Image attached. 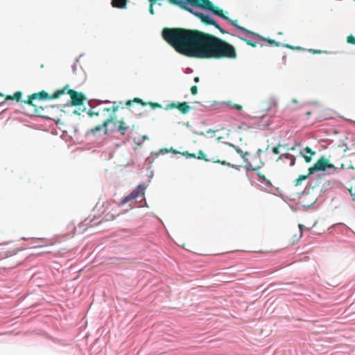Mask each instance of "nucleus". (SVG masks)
<instances>
[{
    "label": "nucleus",
    "instance_id": "nucleus-37",
    "mask_svg": "<svg viewBox=\"0 0 355 355\" xmlns=\"http://www.w3.org/2000/svg\"><path fill=\"white\" fill-rule=\"evenodd\" d=\"M234 107L238 110H242V106L240 105H238V104H234Z\"/></svg>",
    "mask_w": 355,
    "mask_h": 355
},
{
    "label": "nucleus",
    "instance_id": "nucleus-24",
    "mask_svg": "<svg viewBox=\"0 0 355 355\" xmlns=\"http://www.w3.org/2000/svg\"><path fill=\"white\" fill-rule=\"evenodd\" d=\"M347 42L349 44H355V37L352 35H350L347 37Z\"/></svg>",
    "mask_w": 355,
    "mask_h": 355
},
{
    "label": "nucleus",
    "instance_id": "nucleus-5",
    "mask_svg": "<svg viewBox=\"0 0 355 355\" xmlns=\"http://www.w3.org/2000/svg\"><path fill=\"white\" fill-rule=\"evenodd\" d=\"M327 168H333L334 170L336 169L332 164L329 163V160L326 157L322 156L313 164V166L309 168L308 171L309 174L312 175L318 171H324Z\"/></svg>",
    "mask_w": 355,
    "mask_h": 355
},
{
    "label": "nucleus",
    "instance_id": "nucleus-13",
    "mask_svg": "<svg viewBox=\"0 0 355 355\" xmlns=\"http://www.w3.org/2000/svg\"><path fill=\"white\" fill-rule=\"evenodd\" d=\"M196 157L198 159H202L205 162H212L213 163H218L223 166H230V164L226 161H221L220 159H209L207 157V155L201 150L198 152Z\"/></svg>",
    "mask_w": 355,
    "mask_h": 355
},
{
    "label": "nucleus",
    "instance_id": "nucleus-22",
    "mask_svg": "<svg viewBox=\"0 0 355 355\" xmlns=\"http://www.w3.org/2000/svg\"><path fill=\"white\" fill-rule=\"evenodd\" d=\"M133 102L137 103H140L142 105H146V103L144 102H143V101L141 99L139 98H134L133 101H128L125 103V105L127 106H130Z\"/></svg>",
    "mask_w": 355,
    "mask_h": 355
},
{
    "label": "nucleus",
    "instance_id": "nucleus-3",
    "mask_svg": "<svg viewBox=\"0 0 355 355\" xmlns=\"http://www.w3.org/2000/svg\"><path fill=\"white\" fill-rule=\"evenodd\" d=\"M145 189L146 187L144 185H138L137 187L134 189L128 196H125L121 200V203L125 204L128 202L137 203L142 201L144 200Z\"/></svg>",
    "mask_w": 355,
    "mask_h": 355
},
{
    "label": "nucleus",
    "instance_id": "nucleus-36",
    "mask_svg": "<svg viewBox=\"0 0 355 355\" xmlns=\"http://www.w3.org/2000/svg\"><path fill=\"white\" fill-rule=\"evenodd\" d=\"M291 159V164L290 165L291 166H294L295 164V157L293 156L292 158L290 159Z\"/></svg>",
    "mask_w": 355,
    "mask_h": 355
},
{
    "label": "nucleus",
    "instance_id": "nucleus-42",
    "mask_svg": "<svg viewBox=\"0 0 355 355\" xmlns=\"http://www.w3.org/2000/svg\"><path fill=\"white\" fill-rule=\"evenodd\" d=\"M353 200L355 201V196H353Z\"/></svg>",
    "mask_w": 355,
    "mask_h": 355
},
{
    "label": "nucleus",
    "instance_id": "nucleus-18",
    "mask_svg": "<svg viewBox=\"0 0 355 355\" xmlns=\"http://www.w3.org/2000/svg\"><path fill=\"white\" fill-rule=\"evenodd\" d=\"M127 0H112V6L115 8H123L125 7Z\"/></svg>",
    "mask_w": 355,
    "mask_h": 355
},
{
    "label": "nucleus",
    "instance_id": "nucleus-35",
    "mask_svg": "<svg viewBox=\"0 0 355 355\" xmlns=\"http://www.w3.org/2000/svg\"><path fill=\"white\" fill-rule=\"evenodd\" d=\"M89 115L90 117H93L94 116H98L100 115V114L98 112V113L91 112L89 114Z\"/></svg>",
    "mask_w": 355,
    "mask_h": 355
},
{
    "label": "nucleus",
    "instance_id": "nucleus-28",
    "mask_svg": "<svg viewBox=\"0 0 355 355\" xmlns=\"http://www.w3.org/2000/svg\"><path fill=\"white\" fill-rule=\"evenodd\" d=\"M263 40H267V42L270 44H274L276 46H279V44L278 42H277L276 41L273 40H266V39H263L262 38Z\"/></svg>",
    "mask_w": 355,
    "mask_h": 355
},
{
    "label": "nucleus",
    "instance_id": "nucleus-23",
    "mask_svg": "<svg viewBox=\"0 0 355 355\" xmlns=\"http://www.w3.org/2000/svg\"><path fill=\"white\" fill-rule=\"evenodd\" d=\"M236 152L241 155V156L242 157L243 159H246V156L248 155V152H245V153H243L241 149H239V148H236Z\"/></svg>",
    "mask_w": 355,
    "mask_h": 355
},
{
    "label": "nucleus",
    "instance_id": "nucleus-10",
    "mask_svg": "<svg viewBox=\"0 0 355 355\" xmlns=\"http://www.w3.org/2000/svg\"><path fill=\"white\" fill-rule=\"evenodd\" d=\"M304 225L299 224L298 230H292L288 234V241L291 244H295L298 242L302 236V230Z\"/></svg>",
    "mask_w": 355,
    "mask_h": 355
},
{
    "label": "nucleus",
    "instance_id": "nucleus-38",
    "mask_svg": "<svg viewBox=\"0 0 355 355\" xmlns=\"http://www.w3.org/2000/svg\"><path fill=\"white\" fill-rule=\"evenodd\" d=\"M284 157H285L286 159H290L291 158H292V157H293V155H291V154H290V153H286V154L284 155Z\"/></svg>",
    "mask_w": 355,
    "mask_h": 355
},
{
    "label": "nucleus",
    "instance_id": "nucleus-21",
    "mask_svg": "<svg viewBox=\"0 0 355 355\" xmlns=\"http://www.w3.org/2000/svg\"><path fill=\"white\" fill-rule=\"evenodd\" d=\"M241 41H243L245 44L248 45L252 46V47H257V43L253 41H251L250 40L243 38L242 37H238Z\"/></svg>",
    "mask_w": 355,
    "mask_h": 355
},
{
    "label": "nucleus",
    "instance_id": "nucleus-31",
    "mask_svg": "<svg viewBox=\"0 0 355 355\" xmlns=\"http://www.w3.org/2000/svg\"><path fill=\"white\" fill-rule=\"evenodd\" d=\"M309 51L313 53V54H320L322 52L320 50H313V49H310Z\"/></svg>",
    "mask_w": 355,
    "mask_h": 355
},
{
    "label": "nucleus",
    "instance_id": "nucleus-15",
    "mask_svg": "<svg viewBox=\"0 0 355 355\" xmlns=\"http://www.w3.org/2000/svg\"><path fill=\"white\" fill-rule=\"evenodd\" d=\"M316 153L311 150V148L306 146L301 152L300 155L303 157L306 163H309L312 160V155H315Z\"/></svg>",
    "mask_w": 355,
    "mask_h": 355
},
{
    "label": "nucleus",
    "instance_id": "nucleus-8",
    "mask_svg": "<svg viewBox=\"0 0 355 355\" xmlns=\"http://www.w3.org/2000/svg\"><path fill=\"white\" fill-rule=\"evenodd\" d=\"M67 93L71 97V103L73 105L79 106L84 104L85 97L82 93L76 92L73 89H69Z\"/></svg>",
    "mask_w": 355,
    "mask_h": 355
},
{
    "label": "nucleus",
    "instance_id": "nucleus-39",
    "mask_svg": "<svg viewBox=\"0 0 355 355\" xmlns=\"http://www.w3.org/2000/svg\"><path fill=\"white\" fill-rule=\"evenodd\" d=\"M103 112H112V107H105L103 109Z\"/></svg>",
    "mask_w": 355,
    "mask_h": 355
},
{
    "label": "nucleus",
    "instance_id": "nucleus-9",
    "mask_svg": "<svg viewBox=\"0 0 355 355\" xmlns=\"http://www.w3.org/2000/svg\"><path fill=\"white\" fill-rule=\"evenodd\" d=\"M211 6L212 2L210 1L209 0H189L188 11L193 13V7H198L208 10L209 8H211Z\"/></svg>",
    "mask_w": 355,
    "mask_h": 355
},
{
    "label": "nucleus",
    "instance_id": "nucleus-27",
    "mask_svg": "<svg viewBox=\"0 0 355 355\" xmlns=\"http://www.w3.org/2000/svg\"><path fill=\"white\" fill-rule=\"evenodd\" d=\"M191 92L193 95H196L198 94V87L196 85H193L191 87Z\"/></svg>",
    "mask_w": 355,
    "mask_h": 355
},
{
    "label": "nucleus",
    "instance_id": "nucleus-26",
    "mask_svg": "<svg viewBox=\"0 0 355 355\" xmlns=\"http://www.w3.org/2000/svg\"><path fill=\"white\" fill-rule=\"evenodd\" d=\"M280 146H281V145L279 144L278 146L273 147L272 149V153L275 155L279 154L280 153V152H279Z\"/></svg>",
    "mask_w": 355,
    "mask_h": 355
},
{
    "label": "nucleus",
    "instance_id": "nucleus-33",
    "mask_svg": "<svg viewBox=\"0 0 355 355\" xmlns=\"http://www.w3.org/2000/svg\"><path fill=\"white\" fill-rule=\"evenodd\" d=\"M6 99L3 95L0 94V105L3 103Z\"/></svg>",
    "mask_w": 355,
    "mask_h": 355
},
{
    "label": "nucleus",
    "instance_id": "nucleus-25",
    "mask_svg": "<svg viewBox=\"0 0 355 355\" xmlns=\"http://www.w3.org/2000/svg\"><path fill=\"white\" fill-rule=\"evenodd\" d=\"M182 154L184 156H187V157L197 159L196 155L194 153H189V152L186 151V152H183Z\"/></svg>",
    "mask_w": 355,
    "mask_h": 355
},
{
    "label": "nucleus",
    "instance_id": "nucleus-32",
    "mask_svg": "<svg viewBox=\"0 0 355 355\" xmlns=\"http://www.w3.org/2000/svg\"><path fill=\"white\" fill-rule=\"evenodd\" d=\"M153 5L154 4H152V3H150V7H149V12L150 14L153 15L154 14V11H153Z\"/></svg>",
    "mask_w": 355,
    "mask_h": 355
},
{
    "label": "nucleus",
    "instance_id": "nucleus-2",
    "mask_svg": "<svg viewBox=\"0 0 355 355\" xmlns=\"http://www.w3.org/2000/svg\"><path fill=\"white\" fill-rule=\"evenodd\" d=\"M65 93V89H60L56 91L53 95L50 96L47 92L42 90L38 93H34L30 95L27 100L24 102L28 105L37 107V105L34 103L35 100H46V99H55L59 98L61 95ZM35 112L37 114H40V110L37 108H35Z\"/></svg>",
    "mask_w": 355,
    "mask_h": 355
},
{
    "label": "nucleus",
    "instance_id": "nucleus-19",
    "mask_svg": "<svg viewBox=\"0 0 355 355\" xmlns=\"http://www.w3.org/2000/svg\"><path fill=\"white\" fill-rule=\"evenodd\" d=\"M311 174H309V173L306 175H300L297 179L294 181V185L295 187H297L300 185L302 182V181L306 180Z\"/></svg>",
    "mask_w": 355,
    "mask_h": 355
},
{
    "label": "nucleus",
    "instance_id": "nucleus-20",
    "mask_svg": "<svg viewBox=\"0 0 355 355\" xmlns=\"http://www.w3.org/2000/svg\"><path fill=\"white\" fill-rule=\"evenodd\" d=\"M21 96H22V93L21 92H16L13 96H8L6 97V99L16 100L17 101H20Z\"/></svg>",
    "mask_w": 355,
    "mask_h": 355
},
{
    "label": "nucleus",
    "instance_id": "nucleus-17",
    "mask_svg": "<svg viewBox=\"0 0 355 355\" xmlns=\"http://www.w3.org/2000/svg\"><path fill=\"white\" fill-rule=\"evenodd\" d=\"M171 4L178 6L182 9L188 10L189 0H168Z\"/></svg>",
    "mask_w": 355,
    "mask_h": 355
},
{
    "label": "nucleus",
    "instance_id": "nucleus-1",
    "mask_svg": "<svg viewBox=\"0 0 355 355\" xmlns=\"http://www.w3.org/2000/svg\"><path fill=\"white\" fill-rule=\"evenodd\" d=\"M162 37L176 51L197 58L235 59V48L227 42L196 29L164 28Z\"/></svg>",
    "mask_w": 355,
    "mask_h": 355
},
{
    "label": "nucleus",
    "instance_id": "nucleus-41",
    "mask_svg": "<svg viewBox=\"0 0 355 355\" xmlns=\"http://www.w3.org/2000/svg\"><path fill=\"white\" fill-rule=\"evenodd\" d=\"M286 47L288 48V49H293L294 47H293L291 45H289V44H286Z\"/></svg>",
    "mask_w": 355,
    "mask_h": 355
},
{
    "label": "nucleus",
    "instance_id": "nucleus-7",
    "mask_svg": "<svg viewBox=\"0 0 355 355\" xmlns=\"http://www.w3.org/2000/svg\"><path fill=\"white\" fill-rule=\"evenodd\" d=\"M193 14L196 16L200 21L202 23H203L205 25H212L214 26L216 28H217L218 30H219V31L224 34V33H226V31H225L218 24L217 22L214 19H212L211 17H209V15H205L204 13H202V12H193Z\"/></svg>",
    "mask_w": 355,
    "mask_h": 355
},
{
    "label": "nucleus",
    "instance_id": "nucleus-30",
    "mask_svg": "<svg viewBox=\"0 0 355 355\" xmlns=\"http://www.w3.org/2000/svg\"><path fill=\"white\" fill-rule=\"evenodd\" d=\"M105 218H106V220H113L114 218V216L110 213L106 214Z\"/></svg>",
    "mask_w": 355,
    "mask_h": 355
},
{
    "label": "nucleus",
    "instance_id": "nucleus-11",
    "mask_svg": "<svg viewBox=\"0 0 355 355\" xmlns=\"http://www.w3.org/2000/svg\"><path fill=\"white\" fill-rule=\"evenodd\" d=\"M173 108H177L183 114H187L191 109V106L188 104L187 102L172 103L168 104L166 107V109Z\"/></svg>",
    "mask_w": 355,
    "mask_h": 355
},
{
    "label": "nucleus",
    "instance_id": "nucleus-29",
    "mask_svg": "<svg viewBox=\"0 0 355 355\" xmlns=\"http://www.w3.org/2000/svg\"><path fill=\"white\" fill-rule=\"evenodd\" d=\"M349 193L351 194V196L352 197L355 196V186L354 187H351V188L349 189Z\"/></svg>",
    "mask_w": 355,
    "mask_h": 355
},
{
    "label": "nucleus",
    "instance_id": "nucleus-4",
    "mask_svg": "<svg viewBox=\"0 0 355 355\" xmlns=\"http://www.w3.org/2000/svg\"><path fill=\"white\" fill-rule=\"evenodd\" d=\"M119 106L118 105H116V102L113 103V106L112 107V112L113 113V115L110 116V117L105 119L101 124H99L94 127V128L91 129V132L94 135H95L96 132L101 131L102 129H103L104 134H107L108 129L107 126L108 125L113 122L114 119L116 118V112L119 110Z\"/></svg>",
    "mask_w": 355,
    "mask_h": 355
},
{
    "label": "nucleus",
    "instance_id": "nucleus-12",
    "mask_svg": "<svg viewBox=\"0 0 355 355\" xmlns=\"http://www.w3.org/2000/svg\"><path fill=\"white\" fill-rule=\"evenodd\" d=\"M227 20L229 21L235 28H236L238 30L243 32L245 35H252L254 37L262 38L259 34L254 33L251 31H249L243 26H239L238 24L237 19H232L229 17V19H227Z\"/></svg>",
    "mask_w": 355,
    "mask_h": 355
},
{
    "label": "nucleus",
    "instance_id": "nucleus-40",
    "mask_svg": "<svg viewBox=\"0 0 355 355\" xmlns=\"http://www.w3.org/2000/svg\"><path fill=\"white\" fill-rule=\"evenodd\" d=\"M199 81H200V78H199V77H198V76H197V77H195V78H194V82H195V83H198Z\"/></svg>",
    "mask_w": 355,
    "mask_h": 355
},
{
    "label": "nucleus",
    "instance_id": "nucleus-6",
    "mask_svg": "<svg viewBox=\"0 0 355 355\" xmlns=\"http://www.w3.org/2000/svg\"><path fill=\"white\" fill-rule=\"evenodd\" d=\"M17 251V248L13 243L0 244V260L16 254Z\"/></svg>",
    "mask_w": 355,
    "mask_h": 355
},
{
    "label": "nucleus",
    "instance_id": "nucleus-16",
    "mask_svg": "<svg viewBox=\"0 0 355 355\" xmlns=\"http://www.w3.org/2000/svg\"><path fill=\"white\" fill-rule=\"evenodd\" d=\"M209 11L211 12L215 15L225 19H229V17L224 15L223 11L217 6H215L212 3L211 8L208 9Z\"/></svg>",
    "mask_w": 355,
    "mask_h": 355
},
{
    "label": "nucleus",
    "instance_id": "nucleus-14",
    "mask_svg": "<svg viewBox=\"0 0 355 355\" xmlns=\"http://www.w3.org/2000/svg\"><path fill=\"white\" fill-rule=\"evenodd\" d=\"M119 125L118 127V130L121 135H125L127 130L129 129L132 131L137 128V126L135 125H132L131 126L127 125L123 119H121L120 121H119Z\"/></svg>",
    "mask_w": 355,
    "mask_h": 355
},
{
    "label": "nucleus",
    "instance_id": "nucleus-34",
    "mask_svg": "<svg viewBox=\"0 0 355 355\" xmlns=\"http://www.w3.org/2000/svg\"><path fill=\"white\" fill-rule=\"evenodd\" d=\"M151 106L153 107H161V105H159V103H150Z\"/></svg>",
    "mask_w": 355,
    "mask_h": 355
}]
</instances>
